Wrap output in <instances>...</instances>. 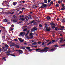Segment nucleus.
<instances>
[{
    "mask_svg": "<svg viewBox=\"0 0 65 65\" xmlns=\"http://www.w3.org/2000/svg\"><path fill=\"white\" fill-rule=\"evenodd\" d=\"M45 28H46V29H48V27H47L46 26H45Z\"/></svg>",
    "mask_w": 65,
    "mask_h": 65,
    "instance_id": "obj_52",
    "label": "nucleus"
},
{
    "mask_svg": "<svg viewBox=\"0 0 65 65\" xmlns=\"http://www.w3.org/2000/svg\"><path fill=\"white\" fill-rule=\"evenodd\" d=\"M58 28L57 27H56L55 28V30H56V31H57V30H58Z\"/></svg>",
    "mask_w": 65,
    "mask_h": 65,
    "instance_id": "obj_29",
    "label": "nucleus"
},
{
    "mask_svg": "<svg viewBox=\"0 0 65 65\" xmlns=\"http://www.w3.org/2000/svg\"><path fill=\"white\" fill-rule=\"evenodd\" d=\"M27 28H26L25 29H24L23 31L25 32V31H27Z\"/></svg>",
    "mask_w": 65,
    "mask_h": 65,
    "instance_id": "obj_30",
    "label": "nucleus"
},
{
    "mask_svg": "<svg viewBox=\"0 0 65 65\" xmlns=\"http://www.w3.org/2000/svg\"><path fill=\"white\" fill-rule=\"evenodd\" d=\"M46 19H47V20H49L50 19H51V17H49V16H47V17H46Z\"/></svg>",
    "mask_w": 65,
    "mask_h": 65,
    "instance_id": "obj_19",
    "label": "nucleus"
},
{
    "mask_svg": "<svg viewBox=\"0 0 65 65\" xmlns=\"http://www.w3.org/2000/svg\"><path fill=\"white\" fill-rule=\"evenodd\" d=\"M13 29H14L13 28L11 29V31H12V30H13Z\"/></svg>",
    "mask_w": 65,
    "mask_h": 65,
    "instance_id": "obj_64",
    "label": "nucleus"
},
{
    "mask_svg": "<svg viewBox=\"0 0 65 65\" xmlns=\"http://www.w3.org/2000/svg\"><path fill=\"white\" fill-rule=\"evenodd\" d=\"M14 25L13 24H12L11 25L12 27H14Z\"/></svg>",
    "mask_w": 65,
    "mask_h": 65,
    "instance_id": "obj_50",
    "label": "nucleus"
},
{
    "mask_svg": "<svg viewBox=\"0 0 65 65\" xmlns=\"http://www.w3.org/2000/svg\"><path fill=\"white\" fill-rule=\"evenodd\" d=\"M37 28L34 27H33L31 29V31L30 32H33V31L35 32V31H37Z\"/></svg>",
    "mask_w": 65,
    "mask_h": 65,
    "instance_id": "obj_2",
    "label": "nucleus"
},
{
    "mask_svg": "<svg viewBox=\"0 0 65 65\" xmlns=\"http://www.w3.org/2000/svg\"><path fill=\"white\" fill-rule=\"evenodd\" d=\"M33 37H34V36H32L31 37H30V38H29V39H32V38H33Z\"/></svg>",
    "mask_w": 65,
    "mask_h": 65,
    "instance_id": "obj_26",
    "label": "nucleus"
},
{
    "mask_svg": "<svg viewBox=\"0 0 65 65\" xmlns=\"http://www.w3.org/2000/svg\"><path fill=\"white\" fill-rule=\"evenodd\" d=\"M56 20H57V21H58L59 20V18H57Z\"/></svg>",
    "mask_w": 65,
    "mask_h": 65,
    "instance_id": "obj_57",
    "label": "nucleus"
},
{
    "mask_svg": "<svg viewBox=\"0 0 65 65\" xmlns=\"http://www.w3.org/2000/svg\"><path fill=\"white\" fill-rule=\"evenodd\" d=\"M21 48H22L23 50H24H24H26V49L25 48V47H23L22 46H21Z\"/></svg>",
    "mask_w": 65,
    "mask_h": 65,
    "instance_id": "obj_14",
    "label": "nucleus"
},
{
    "mask_svg": "<svg viewBox=\"0 0 65 65\" xmlns=\"http://www.w3.org/2000/svg\"><path fill=\"white\" fill-rule=\"evenodd\" d=\"M55 48H52L50 50V51H54V50H55Z\"/></svg>",
    "mask_w": 65,
    "mask_h": 65,
    "instance_id": "obj_35",
    "label": "nucleus"
},
{
    "mask_svg": "<svg viewBox=\"0 0 65 65\" xmlns=\"http://www.w3.org/2000/svg\"><path fill=\"white\" fill-rule=\"evenodd\" d=\"M61 27L62 28V29H63L64 28V26H61Z\"/></svg>",
    "mask_w": 65,
    "mask_h": 65,
    "instance_id": "obj_46",
    "label": "nucleus"
},
{
    "mask_svg": "<svg viewBox=\"0 0 65 65\" xmlns=\"http://www.w3.org/2000/svg\"><path fill=\"white\" fill-rule=\"evenodd\" d=\"M5 47H3V49L5 50V51H6L7 49V48L8 47V45H7V44H5L4 45Z\"/></svg>",
    "mask_w": 65,
    "mask_h": 65,
    "instance_id": "obj_4",
    "label": "nucleus"
},
{
    "mask_svg": "<svg viewBox=\"0 0 65 65\" xmlns=\"http://www.w3.org/2000/svg\"><path fill=\"white\" fill-rule=\"evenodd\" d=\"M27 17L28 18V19H32V17H31V15H28V16H27Z\"/></svg>",
    "mask_w": 65,
    "mask_h": 65,
    "instance_id": "obj_10",
    "label": "nucleus"
},
{
    "mask_svg": "<svg viewBox=\"0 0 65 65\" xmlns=\"http://www.w3.org/2000/svg\"><path fill=\"white\" fill-rule=\"evenodd\" d=\"M65 9V8L64 7H62V8H61V9L60 10H64Z\"/></svg>",
    "mask_w": 65,
    "mask_h": 65,
    "instance_id": "obj_21",
    "label": "nucleus"
},
{
    "mask_svg": "<svg viewBox=\"0 0 65 65\" xmlns=\"http://www.w3.org/2000/svg\"><path fill=\"white\" fill-rule=\"evenodd\" d=\"M14 40L16 41H18V39H14Z\"/></svg>",
    "mask_w": 65,
    "mask_h": 65,
    "instance_id": "obj_48",
    "label": "nucleus"
},
{
    "mask_svg": "<svg viewBox=\"0 0 65 65\" xmlns=\"http://www.w3.org/2000/svg\"><path fill=\"white\" fill-rule=\"evenodd\" d=\"M7 55H8V56H13V57H16V56L13 55L11 54L10 53H7L6 54Z\"/></svg>",
    "mask_w": 65,
    "mask_h": 65,
    "instance_id": "obj_6",
    "label": "nucleus"
},
{
    "mask_svg": "<svg viewBox=\"0 0 65 65\" xmlns=\"http://www.w3.org/2000/svg\"><path fill=\"white\" fill-rule=\"evenodd\" d=\"M44 49H42L41 48H39L37 49H36L35 50H36V52H38L40 53H46L47 52V51H48L49 50H47V49H49L50 48L47 47H45L44 48Z\"/></svg>",
    "mask_w": 65,
    "mask_h": 65,
    "instance_id": "obj_1",
    "label": "nucleus"
},
{
    "mask_svg": "<svg viewBox=\"0 0 65 65\" xmlns=\"http://www.w3.org/2000/svg\"><path fill=\"white\" fill-rule=\"evenodd\" d=\"M51 43H52V42H50L49 43L47 44V45H48L51 44Z\"/></svg>",
    "mask_w": 65,
    "mask_h": 65,
    "instance_id": "obj_32",
    "label": "nucleus"
},
{
    "mask_svg": "<svg viewBox=\"0 0 65 65\" xmlns=\"http://www.w3.org/2000/svg\"><path fill=\"white\" fill-rule=\"evenodd\" d=\"M36 6V5H34L32 6V8H35V7Z\"/></svg>",
    "mask_w": 65,
    "mask_h": 65,
    "instance_id": "obj_37",
    "label": "nucleus"
},
{
    "mask_svg": "<svg viewBox=\"0 0 65 65\" xmlns=\"http://www.w3.org/2000/svg\"><path fill=\"white\" fill-rule=\"evenodd\" d=\"M19 20H22V22H23L24 21H26V20L25 19H24L23 18H21L19 19Z\"/></svg>",
    "mask_w": 65,
    "mask_h": 65,
    "instance_id": "obj_13",
    "label": "nucleus"
},
{
    "mask_svg": "<svg viewBox=\"0 0 65 65\" xmlns=\"http://www.w3.org/2000/svg\"><path fill=\"white\" fill-rule=\"evenodd\" d=\"M5 58H6V57H3L2 60H3V59H4V61H6V59H5Z\"/></svg>",
    "mask_w": 65,
    "mask_h": 65,
    "instance_id": "obj_22",
    "label": "nucleus"
},
{
    "mask_svg": "<svg viewBox=\"0 0 65 65\" xmlns=\"http://www.w3.org/2000/svg\"><path fill=\"white\" fill-rule=\"evenodd\" d=\"M13 5H17V2H14L13 3Z\"/></svg>",
    "mask_w": 65,
    "mask_h": 65,
    "instance_id": "obj_17",
    "label": "nucleus"
},
{
    "mask_svg": "<svg viewBox=\"0 0 65 65\" xmlns=\"http://www.w3.org/2000/svg\"><path fill=\"white\" fill-rule=\"evenodd\" d=\"M51 0H48V3H50L51 2Z\"/></svg>",
    "mask_w": 65,
    "mask_h": 65,
    "instance_id": "obj_51",
    "label": "nucleus"
},
{
    "mask_svg": "<svg viewBox=\"0 0 65 65\" xmlns=\"http://www.w3.org/2000/svg\"><path fill=\"white\" fill-rule=\"evenodd\" d=\"M32 35V33L31 32V33H30V35H29V36H31V35Z\"/></svg>",
    "mask_w": 65,
    "mask_h": 65,
    "instance_id": "obj_54",
    "label": "nucleus"
},
{
    "mask_svg": "<svg viewBox=\"0 0 65 65\" xmlns=\"http://www.w3.org/2000/svg\"><path fill=\"white\" fill-rule=\"evenodd\" d=\"M50 25H51V26L55 25V24H54V23L53 22L51 23L50 24Z\"/></svg>",
    "mask_w": 65,
    "mask_h": 65,
    "instance_id": "obj_18",
    "label": "nucleus"
},
{
    "mask_svg": "<svg viewBox=\"0 0 65 65\" xmlns=\"http://www.w3.org/2000/svg\"><path fill=\"white\" fill-rule=\"evenodd\" d=\"M18 53H19V54H22L23 53V51L22 50H19Z\"/></svg>",
    "mask_w": 65,
    "mask_h": 65,
    "instance_id": "obj_12",
    "label": "nucleus"
},
{
    "mask_svg": "<svg viewBox=\"0 0 65 65\" xmlns=\"http://www.w3.org/2000/svg\"><path fill=\"white\" fill-rule=\"evenodd\" d=\"M38 44H41V42L39 41L38 42Z\"/></svg>",
    "mask_w": 65,
    "mask_h": 65,
    "instance_id": "obj_39",
    "label": "nucleus"
},
{
    "mask_svg": "<svg viewBox=\"0 0 65 65\" xmlns=\"http://www.w3.org/2000/svg\"><path fill=\"white\" fill-rule=\"evenodd\" d=\"M62 21L63 22H65V19H62Z\"/></svg>",
    "mask_w": 65,
    "mask_h": 65,
    "instance_id": "obj_27",
    "label": "nucleus"
},
{
    "mask_svg": "<svg viewBox=\"0 0 65 65\" xmlns=\"http://www.w3.org/2000/svg\"><path fill=\"white\" fill-rule=\"evenodd\" d=\"M15 46L16 48H19V44L18 43L16 44L15 45Z\"/></svg>",
    "mask_w": 65,
    "mask_h": 65,
    "instance_id": "obj_8",
    "label": "nucleus"
},
{
    "mask_svg": "<svg viewBox=\"0 0 65 65\" xmlns=\"http://www.w3.org/2000/svg\"><path fill=\"white\" fill-rule=\"evenodd\" d=\"M34 25H37V23L35 22L34 23Z\"/></svg>",
    "mask_w": 65,
    "mask_h": 65,
    "instance_id": "obj_41",
    "label": "nucleus"
},
{
    "mask_svg": "<svg viewBox=\"0 0 65 65\" xmlns=\"http://www.w3.org/2000/svg\"><path fill=\"white\" fill-rule=\"evenodd\" d=\"M11 52V51H10L8 50L6 53H10Z\"/></svg>",
    "mask_w": 65,
    "mask_h": 65,
    "instance_id": "obj_33",
    "label": "nucleus"
},
{
    "mask_svg": "<svg viewBox=\"0 0 65 65\" xmlns=\"http://www.w3.org/2000/svg\"><path fill=\"white\" fill-rule=\"evenodd\" d=\"M55 47H59V46H58V45H55Z\"/></svg>",
    "mask_w": 65,
    "mask_h": 65,
    "instance_id": "obj_43",
    "label": "nucleus"
},
{
    "mask_svg": "<svg viewBox=\"0 0 65 65\" xmlns=\"http://www.w3.org/2000/svg\"><path fill=\"white\" fill-rule=\"evenodd\" d=\"M13 18H14V19H15V15H14L13 16Z\"/></svg>",
    "mask_w": 65,
    "mask_h": 65,
    "instance_id": "obj_60",
    "label": "nucleus"
},
{
    "mask_svg": "<svg viewBox=\"0 0 65 65\" xmlns=\"http://www.w3.org/2000/svg\"><path fill=\"white\" fill-rule=\"evenodd\" d=\"M50 4H53V2L52 1L51 2H50Z\"/></svg>",
    "mask_w": 65,
    "mask_h": 65,
    "instance_id": "obj_49",
    "label": "nucleus"
},
{
    "mask_svg": "<svg viewBox=\"0 0 65 65\" xmlns=\"http://www.w3.org/2000/svg\"><path fill=\"white\" fill-rule=\"evenodd\" d=\"M11 45L12 46H15V44L14 43H13V44Z\"/></svg>",
    "mask_w": 65,
    "mask_h": 65,
    "instance_id": "obj_31",
    "label": "nucleus"
},
{
    "mask_svg": "<svg viewBox=\"0 0 65 65\" xmlns=\"http://www.w3.org/2000/svg\"><path fill=\"white\" fill-rule=\"evenodd\" d=\"M7 21H9V20H7V19H4L3 20V22L4 23L7 22Z\"/></svg>",
    "mask_w": 65,
    "mask_h": 65,
    "instance_id": "obj_9",
    "label": "nucleus"
},
{
    "mask_svg": "<svg viewBox=\"0 0 65 65\" xmlns=\"http://www.w3.org/2000/svg\"><path fill=\"white\" fill-rule=\"evenodd\" d=\"M25 37H26V38H27V39H29V37H28V35L27 34L25 36Z\"/></svg>",
    "mask_w": 65,
    "mask_h": 65,
    "instance_id": "obj_15",
    "label": "nucleus"
},
{
    "mask_svg": "<svg viewBox=\"0 0 65 65\" xmlns=\"http://www.w3.org/2000/svg\"><path fill=\"white\" fill-rule=\"evenodd\" d=\"M52 42H56V41L54 40H52Z\"/></svg>",
    "mask_w": 65,
    "mask_h": 65,
    "instance_id": "obj_45",
    "label": "nucleus"
},
{
    "mask_svg": "<svg viewBox=\"0 0 65 65\" xmlns=\"http://www.w3.org/2000/svg\"><path fill=\"white\" fill-rule=\"evenodd\" d=\"M59 43H62V41H63V39H60L59 40Z\"/></svg>",
    "mask_w": 65,
    "mask_h": 65,
    "instance_id": "obj_20",
    "label": "nucleus"
},
{
    "mask_svg": "<svg viewBox=\"0 0 65 65\" xmlns=\"http://www.w3.org/2000/svg\"><path fill=\"white\" fill-rule=\"evenodd\" d=\"M42 5H42L40 7V8H44V7H46L47 6V5L44 4V3H42Z\"/></svg>",
    "mask_w": 65,
    "mask_h": 65,
    "instance_id": "obj_3",
    "label": "nucleus"
},
{
    "mask_svg": "<svg viewBox=\"0 0 65 65\" xmlns=\"http://www.w3.org/2000/svg\"><path fill=\"white\" fill-rule=\"evenodd\" d=\"M29 32H30V31H28L27 32V34H29Z\"/></svg>",
    "mask_w": 65,
    "mask_h": 65,
    "instance_id": "obj_62",
    "label": "nucleus"
},
{
    "mask_svg": "<svg viewBox=\"0 0 65 65\" xmlns=\"http://www.w3.org/2000/svg\"><path fill=\"white\" fill-rule=\"evenodd\" d=\"M49 29L47 28V29H46V31L49 32V31H51V29H50V28L49 27Z\"/></svg>",
    "mask_w": 65,
    "mask_h": 65,
    "instance_id": "obj_16",
    "label": "nucleus"
},
{
    "mask_svg": "<svg viewBox=\"0 0 65 65\" xmlns=\"http://www.w3.org/2000/svg\"><path fill=\"white\" fill-rule=\"evenodd\" d=\"M19 13L20 14H21V13H22V11H20Z\"/></svg>",
    "mask_w": 65,
    "mask_h": 65,
    "instance_id": "obj_56",
    "label": "nucleus"
},
{
    "mask_svg": "<svg viewBox=\"0 0 65 65\" xmlns=\"http://www.w3.org/2000/svg\"><path fill=\"white\" fill-rule=\"evenodd\" d=\"M62 7H65V6H64V4H62Z\"/></svg>",
    "mask_w": 65,
    "mask_h": 65,
    "instance_id": "obj_34",
    "label": "nucleus"
},
{
    "mask_svg": "<svg viewBox=\"0 0 65 65\" xmlns=\"http://www.w3.org/2000/svg\"><path fill=\"white\" fill-rule=\"evenodd\" d=\"M20 35L21 36L23 37V36H25V35H26V33L25 32H21L20 33Z\"/></svg>",
    "mask_w": 65,
    "mask_h": 65,
    "instance_id": "obj_5",
    "label": "nucleus"
},
{
    "mask_svg": "<svg viewBox=\"0 0 65 65\" xmlns=\"http://www.w3.org/2000/svg\"><path fill=\"white\" fill-rule=\"evenodd\" d=\"M15 51H17V52H18L19 53V50H15Z\"/></svg>",
    "mask_w": 65,
    "mask_h": 65,
    "instance_id": "obj_58",
    "label": "nucleus"
},
{
    "mask_svg": "<svg viewBox=\"0 0 65 65\" xmlns=\"http://www.w3.org/2000/svg\"><path fill=\"white\" fill-rule=\"evenodd\" d=\"M0 27H2L3 28H4V29H5V27H3L2 26H0Z\"/></svg>",
    "mask_w": 65,
    "mask_h": 65,
    "instance_id": "obj_55",
    "label": "nucleus"
},
{
    "mask_svg": "<svg viewBox=\"0 0 65 65\" xmlns=\"http://www.w3.org/2000/svg\"><path fill=\"white\" fill-rule=\"evenodd\" d=\"M18 21V20L14 19L12 20V21L14 23H16V22H17Z\"/></svg>",
    "mask_w": 65,
    "mask_h": 65,
    "instance_id": "obj_11",
    "label": "nucleus"
},
{
    "mask_svg": "<svg viewBox=\"0 0 65 65\" xmlns=\"http://www.w3.org/2000/svg\"><path fill=\"white\" fill-rule=\"evenodd\" d=\"M25 48H26V49H27V50H28L29 49H30V48L29 47H26Z\"/></svg>",
    "mask_w": 65,
    "mask_h": 65,
    "instance_id": "obj_23",
    "label": "nucleus"
},
{
    "mask_svg": "<svg viewBox=\"0 0 65 65\" xmlns=\"http://www.w3.org/2000/svg\"><path fill=\"white\" fill-rule=\"evenodd\" d=\"M35 22V21L33 20L31 22V24H32V23H33L34 22Z\"/></svg>",
    "mask_w": 65,
    "mask_h": 65,
    "instance_id": "obj_38",
    "label": "nucleus"
},
{
    "mask_svg": "<svg viewBox=\"0 0 65 65\" xmlns=\"http://www.w3.org/2000/svg\"><path fill=\"white\" fill-rule=\"evenodd\" d=\"M32 47H34L36 48L37 47V45H33L31 46Z\"/></svg>",
    "mask_w": 65,
    "mask_h": 65,
    "instance_id": "obj_28",
    "label": "nucleus"
},
{
    "mask_svg": "<svg viewBox=\"0 0 65 65\" xmlns=\"http://www.w3.org/2000/svg\"><path fill=\"white\" fill-rule=\"evenodd\" d=\"M34 43V45H36V44H37V43L36 42H35Z\"/></svg>",
    "mask_w": 65,
    "mask_h": 65,
    "instance_id": "obj_44",
    "label": "nucleus"
},
{
    "mask_svg": "<svg viewBox=\"0 0 65 65\" xmlns=\"http://www.w3.org/2000/svg\"><path fill=\"white\" fill-rule=\"evenodd\" d=\"M8 25H9L10 24V22H8L7 23Z\"/></svg>",
    "mask_w": 65,
    "mask_h": 65,
    "instance_id": "obj_61",
    "label": "nucleus"
},
{
    "mask_svg": "<svg viewBox=\"0 0 65 65\" xmlns=\"http://www.w3.org/2000/svg\"><path fill=\"white\" fill-rule=\"evenodd\" d=\"M32 50H33V49H31L30 48V49H29L28 51L29 52H31V51H32Z\"/></svg>",
    "mask_w": 65,
    "mask_h": 65,
    "instance_id": "obj_36",
    "label": "nucleus"
},
{
    "mask_svg": "<svg viewBox=\"0 0 65 65\" xmlns=\"http://www.w3.org/2000/svg\"><path fill=\"white\" fill-rule=\"evenodd\" d=\"M44 2L45 3H47V1L46 0H44Z\"/></svg>",
    "mask_w": 65,
    "mask_h": 65,
    "instance_id": "obj_25",
    "label": "nucleus"
},
{
    "mask_svg": "<svg viewBox=\"0 0 65 65\" xmlns=\"http://www.w3.org/2000/svg\"><path fill=\"white\" fill-rule=\"evenodd\" d=\"M56 7H59V5L58 4H57L55 6Z\"/></svg>",
    "mask_w": 65,
    "mask_h": 65,
    "instance_id": "obj_24",
    "label": "nucleus"
},
{
    "mask_svg": "<svg viewBox=\"0 0 65 65\" xmlns=\"http://www.w3.org/2000/svg\"><path fill=\"white\" fill-rule=\"evenodd\" d=\"M13 13H14V12H10V13L11 14H13Z\"/></svg>",
    "mask_w": 65,
    "mask_h": 65,
    "instance_id": "obj_47",
    "label": "nucleus"
},
{
    "mask_svg": "<svg viewBox=\"0 0 65 65\" xmlns=\"http://www.w3.org/2000/svg\"><path fill=\"white\" fill-rule=\"evenodd\" d=\"M39 27H42V25L40 24L39 25Z\"/></svg>",
    "mask_w": 65,
    "mask_h": 65,
    "instance_id": "obj_40",
    "label": "nucleus"
},
{
    "mask_svg": "<svg viewBox=\"0 0 65 65\" xmlns=\"http://www.w3.org/2000/svg\"><path fill=\"white\" fill-rule=\"evenodd\" d=\"M2 38H5V36H2Z\"/></svg>",
    "mask_w": 65,
    "mask_h": 65,
    "instance_id": "obj_63",
    "label": "nucleus"
},
{
    "mask_svg": "<svg viewBox=\"0 0 65 65\" xmlns=\"http://www.w3.org/2000/svg\"><path fill=\"white\" fill-rule=\"evenodd\" d=\"M42 45H44V42H42Z\"/></svg>",
    "mask_w": 65,
    "mask_h": 65,
    "instance_id": "obj_53",
    "label": "nucleus"
},
{
    "mask_svg": "<svg viewBox=\"0 0 65 65\" xmlns=\"http://www.w3.org/2000/svg\"><path fill=\"white\" fill-rule=\"evenodd\" d=\"M23 10H25V8H23L22 9V10H23Z\"/></svg>",
    "mask_w": 65,
    "mask_h": 65,
    "instance_id": "obj_59",
    "label": "nucleus"
},
{
    "mask_svg": "<svg viewBox=\"0 0 65 65\" xmlns=\"http://www.w3.org/2000/svg\"><path fill=\"white\" fill-rule=\"evenodd\" d=\"M18 39H19L20 42H23V41H24V40H23V39H22V38H18Z\"/></svg>",
    "mask_w": 65,
    "mask_h": 65,
    "instance_id": "obj_7",
    "label": "nucleus"
},
{
    "mask_svg": "<svg viewBox=\"0 0 65 65\" xmlns=\"http://www.w3.org/2000/svg\"><path fill=\"white\" fill-rule=\"evenodd\" d=\"M55 27H56L55 26H53L52 28V29H55Z\"/></svg>",
    "mask_w": 65,
    "mask_h": 65,
    "instance_id": "obj_42",
    "label": "nucleus"
}]
</instances>
